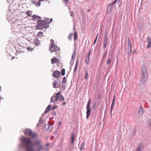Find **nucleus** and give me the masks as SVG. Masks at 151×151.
I'll return each mask as SVG.
<instances>
[{"instance_id": "nucleus-39", "label": "nucleus", "mask_w": 151, "mask_h": 151, "mask_svg": "<svg viewBox=\"0 0 151 151\" xmlns=\"http://www.w3.org/2000/svg\"><path fill=\"white\" fill-rule=\"evenodd\" d=\"M60 101H63L64 100V98L62 95L60 96Z\"/></svg>"}, {"instance_id": "nucleus-54", "label": "nucleus", "mask_w": 151, "mask_h": 151, "mask_svg": "<svg viewBox=\"0 0 151 151\" xmlns=\"http://www.w3.org/2000/svg\"><path fill=\"white\" fill-rule=\"evenodd\" d=\"M66 104V103L65 102H64L63 103V105H65Z\"/></svg>"}, {"instance_id": "nucleus-10", "label": "nucleus", "mask_w": 151, "mask_h": 151, "mask_svg": "<svg viewBox=\"0 0 151 151\" xmlns=\"http://www.w3.org/2000/svg\"><path fill=\"white\" fill-rule=\"evenodd\" d=\"M104 48H105L108 43V39L107 36H106L104 38Z\"/></svg>"}, {"instance_id": "nucleus-15", "label": "nucleus", "mask_w": 151, "mask_h": 151, "mask_svg": "<svg viewBox=\"0 0 151 151\" xmlns=\"http://www.w3.org/2000/svg\"><path fill=\"white\" fill-rule=\"evenodd\" d=\"M147 41L148 42V45L147 46V48L151 47V37L147 38Z\"/></svg>"}, {"instance_id": "nucleus-37", "label": "nucleus", "mask_w": 151, "mask_h": 151, "mask_svg": "<svg viewBox=\"0 0 151 151\" xmlns=\"http://www.w3.org/2000/svg\"><path fill=\"white\" fill-rule=\"evenodd\" d=\"M76 55V52H74L73 53L72 56V59H74L75 58Z\"/></svg>"}, {"instance_id": "nucleus-4", "label": "nucleus", "mask_w": 151, "mask_h": 151, "mask_svg": "<svg viewBox=\"0 0 151 151\" xmlns=\"http://www.w3.org/2000/svg\"><path fill=\"white\" fill-rule=\"evenodd\" d=\"M19 23L18 21H16L15 22H13L12 24V30L13 32H15L16 31L18 30V26Z\"/></svg>"}, {"instance_id": "nucleus-1", "label": "nucleus", "mask_w": 151, "mask_h": 151, "mask_svg": "<svg viewBox=\"0 0 151 151\" xmlns=\"http://www.w3.org/2000/svg\"><path fill=\"white\" fill-rule=\"evenodd\" d=\"M22 141L24 145L26 151H35L33 148V145L29 138L24 137L22 139Z\"/></svg>"}, {"instance_id": "nucleus-41", "label": "nucleus", "mask_w": 151, "mask_h": 151, "mask_svg": "<svg viewBox=\"0 0 151 151\" xmlns=\"http://www.w3.org/2000/svg\"><path fill=\"white\" fill-rule=\"evenodd\" d=\"M84 146V143H82L80 149L81 150V151Z\"/></svg>"}, {"instance_id": "nucleus-59", "label": "nucleus", "mask_w": 151, "mask_h": 151, "mask_svg": "<svg viewBox=\"0 0 151 151\" xmlns=\"http://www.w3.org/2000/svg\"><path fill=\"white\" fill-rule=\"evenodd\" d=\"M74 30H75V27H74Z\"/></svg>"}, {"instance_id": "nucleus-38", "label": "nucleus", "mask_w": 151, "mask_h": 151, "mask_svg": "<svg viewBox=\"0 0 151 151\" xmlns=\"http://www.w3.org/2000/svg\"><path fill=\"white\" fill-rule=\"evenodd\" d=\"M66 82V78L65 77H64L62 80V83L65 84Z\"/></svg>"}, {"instance_id": "nucleus-56", "label": "nucleus", "mask_w": 151, "mask_h": 151, "mask_svg": "<svg viewBox=\"0 0 151 151\" xmlns=\"http://www.w3.org/2000/svg\"><path fill=\"white\" fill-rule=\"evenodd\" d=\"M49 145V143H47V144H46V146H48V145Z\"/></svg>"}, {"instance_id": "nucleus-33", "label": "nucleus", "mask_w": 151, "mask_h": 151, "mask_svg": "<svg viewBox=\"0 0 151 151\" xmlns=\"http://www.w3.org/2000/svg\"><path fill=\"white\" fill-rule=\"evenodd\" d=\"M90 60L89 58H88L86 57V60H85V62L86 64H88Z\"/></svg>"}, {"instance_id": "nucleus-28", "label": "nucleus", "mask_w": 151, "mask_h": 151, "mask_svg": "<svg viewBox=\"0 0 151 151\" xmlns=\"http://www.w3.org/2000/svg\"><path fill=\"white\" fill-rule=\"evenodd\" d=\"M40 140H37L36 141L35 144L37 146H39L40 145Z\"/></svg>"}, {"instance_id": "nucleus-20", "label": "nucleus", "mask_w": 151, "mask_h": 151, "mask_svg": "<svg viewBox=\"0 0 151 151\" xmlns=\"http://www.w3.org/2000/svg\"><path fill=\"white\" fill-rule=\"evenodd\" d=\"M71 142L72 143H73L75 139V137L74 133H71Z\"/></svg>"}, {"instance_id": "nucleus-60", "label": "nucleus", "mask_w": 151, "mask_h": 151, "mask_svg": "<svg viewBox=\"0 0 151 151\" xmlns=\"http://www.w3.org/2000/svg\"><path fill=\"white\" fill-rule=\"evenodd\" d=\"M150 130H151V128L150 129Z\"/></svg>"}, {"instance_id": "nucleus-16", "label": "nucleus", "mask_w": 151, "mask_h": 151, "mask_svg": "<svg viewBox=\"0 0 151 151\" xmlns=\"http://www.w3.org/2000/svg\"><path fill=\"white\" fill-rule=\"evenodd\" d=\"M113 8V6L110 4L109 5L107 8V13H109L112 10Z\"/></svg>"}, {"instance_id": "nucleus-53", "label": "nucleus", "mask_w": 151, "mask_h": 151, "mask_svg": "<svg viewBox=\"0 0 151 151\" xmlns=\"http://www.w3.org/2000/svg\"><path fill=\"white\" fill-rule=\"evenodd\" d=\"M52 114L54 115H55L56 114V113L55 111H53Z\"/></svg>"}, {"instance_id": "nucleus-12", "label": "nucleus", "mask_w": 151, "mask_h": 151, "mask_svg": "<svg viewBox=\"0 0 151 151\" xmlns=\"http://www.w3.org/2000/svg\"><path fill=\"white\" fill-rule=\"evenodd\" d=\"M20 16L22 19L27 17V16L26 13L24 12L20 13Z\"/></svg>"}, {"instance_id": "nucleus-29", "label": "nucleus", "mask_w": 151, "mask_h": 151, "mask_svg": "<svg viewBox=\"0 0 151 151\" xmlns=\"http://www.w3.org/2000/svg\"><path fill=\"white\" fill-rule=\"evenodd\" d=\"M55 96H53L51 98V102H52L55 103L56 101L55 99Z\"/></svg>"}, {"instance_id": "nucleus-31", "label": "nucleus", "mask_w": 151, "mask_h": 151, "mask_svg": "<svg viewBox=\"0 0 151 151\" xmlns=\"http://www.w3.org/2000/svg\"><path fill=\"white\" fill-rule=\"evenodd\" d=\"M65 73V69H63L61 70V74L62 76H64Z\"/></svg>"}, {"instance_id": "nucleus-51", "label": "nucleus", "mask_w": 151, "mask_h": 151, "mask_svg": "<svg viewBox=\"0 0 151 151\" xmlns=\"http://www.w3.org/2000/svg\"><path fill=\"white\" fill-rule=\"evenodd\" d=\"M57 107V106H54L52 108V110H53V109H55Z\"/></svg>"}, {"instance_id": "nucleus-48", "label": "nucleus", "mask_w": 151, "mask_h": 151, "mask_svg": "<svg viewBox=\"0 0 151 151\" xmlns=\"http://www.w3.org/2000/svg\"><path fill=\"white\" fill-rule=\"evenodd\" d=\"M65 85H62V89L63 90H64L65 89Z\"/></svg>"}, {"instance_id": "nucleus-9", "label": "nucleus", "mask_w": 151, "mask_h": 151, "mask_svg": "<svg viewBox=\"0 0 151 151\" xmlns=\"http://www.w3.org/2000/svg\"><path fill=\"white\" fill-rule=\"evenodd\" d=\"M33 37L35 38L33 40L32 39L30 40V41L32 42L35 45L37 46L39 45V40H37V38L33 36Z\"/></svg>"}, {"instance_id": "nucleus-17", "label": "nucleus", "mask_w": 151, "mask_h": 151, "mask_svg": "<svg viewBox=\"0 0 151 151\" xmlns=\"http://www.w3.org/2000/svg\"><path fill=\"white\" fill-rule=\"evenodd\" d=\"M61 92L60 91H59L56 94V96L55 97V101H58L59 99L60 96Z\"/></svg>"}, {"instance_id": "nucleus-5", "label": "nucleus", "mask_w": 151, "mask_h": 151, "mask_svg": "<svg viewBox=\"0 0 151 151\" xmlns=\"http://www.w3.org/2000/svg\"><path fill=\"white\" fill-rule=\"evenodd\" d=\"M90 102H88L87 105L86 106V109L87 110L86 112V118L87 119H88V117L90 114L91 109L90 108Z\"/></svg>"}, {"instance_id": "nucleus-45", "label": "nucleus", "mask_w": 151, "mask_h": 151, "mask_svg": "<svg viewBox=\"0 0 151 151\" xmlns=\"http://www.w3.org/2000/svg\"><path fill=\"white\" fill-rule=\"evenodd\" d=\"M98 36V35H97L96 37V39H95V40H94V42L93 43V45H95V43L96 42V40L97 39Z\"/></svg>"}, {"instance_id": "nucleus-8", "label": "nucleus", "mask_w": 151, "mask_h": 151, "mask_svg": "<svg viewBox=\"0 0 151 151\" xmlns=\"http://www.w3.org/2000/svg\"><path fill=\"white\" fill-rule=\"evenodd\" d=\"M147 75H143L141 78L140 82L141 84H143L147 80Z\"/></svg>"}, {"instance_id": "nucleus-57", "label": "nucleus", "mask_w": 151, "mask_h": 151, "mask_svg": "<svg viewBox=\"0 0 151 151\" xmlns=\"http://www.w3.org/2000/svg\"><path fill=\"white\" fill-rule=\"evenodd\" d=\"M112 110H111V111H110V112L111 113V112H112Z\"/></svg>"}, {"instance_id": "nucleus-43", "label": "nucleus", "mask_w": 151, "mask_h": 151, "mask_svg": "<svg viewBox=\"0 0 151 151\" xmlns=\"http://www.w3.org/2000/svg\"><path fill=\"white\" fill-rule=\"evenodd\" d=\"M117 2V0H115L114 2H113L112 3H111L110 4L113 6V5L114 4H116Z\"/></svg>"}, {"instance_id": "nucleus-34", "label": "nucleus", "mask_w": 151, "mask_h": 151, "mask_svg": "<svg viewBox=\"0 0 151 151\" xmlns=\"http://www.w3.org/2000/svg\"><path fill=\"white\" fill-rule=\"evenodd\" d=\"M88 78V72L87 71H86V73L85 74V78L86 80H87Z\"/></svg>"}, {"instance_id": "nucleus-32", "label": "nucleus", "mask_w": 151, "mask_h": 151, "mask_svg": "<svg viewBox=\"0 0 151 151\" xmlns=\"http://www.w3.org/2000/svg\"><path fill=\"white\" fill-rule=\"evenodd\" d=\"M43 35V33L42 32H40L37 33V36H39L40 37H41Z\"/></svg>"}, {"instance_id": "nucleus-46", "label": "nucleus", "mask_w": 151, "mask_h": 151, "mask_svg": "<svg viewBox=\"0 0 151 151\" xmlns=\"http://www.w3.org/2000/svg\"><path fill=\"white\" fill-rule=\"evenodd\" d=\"M91 50H89V53L88 54L87 57L88 58H89L90 55L91 54Z\"/></svg>"}, {"instance_id": "nucleus-50", "label": "nucleus", "mask_w": 151, "mask_h": 151, "mask_svg": "<svg viewBox=\"0 0 151 151\" xmlns=\"http://www.w3.org/2000/svg\"><path fill=\"white\" fill-rule=\"evenodd\" d=\"M61 124H62L61 122H59L58 124V126L59 127H60L61 125Z\"/></svg>"}, {"instance_id": "nucleus-44", "label": "nucleus", "mask_w": 151, "mask_h": 151, "mask_svg": "<svg viewBox=\"0 0 151 151\" xmlns=\"http://www.w3.org/2000/svg\"><path fill=\"white\" fill-rule=\"evenodd\" d=\"M114 101H113L112 103L111 104V110H112V109L114 106Z\"/></svg>"}, {"instance_id": "nucleus-52", "label": "nucleus", "mask_w": 151, "mask_h": 151, "mask_svg": "<svg viewBox=\"0 0 151 151\" xmlns=\"http://www.w3.org/2000/svg\"><path fill=\"white\" fill-rule=\"evenodd\" d=\"M115 96H114L113 97V101L115 102Z\"/></svg>"}, {"instance_id": "nucleus-58", "label": "nucleus", "mask_w": 151, "mask_h": 151, "mask_svg": "<svg viewBox=\"0 0 151 151\" xmlns=\"http://www.w3.org/2000/svg\"><path fill=\"white\" fill-rule=\"evenodd\" d=\"M74 15V14H73V15H72V17H73Z\"/></svg>"}, {"instance_id": "nucleus-7", "label": "nucleus", "mask_w": 151, "mask_h": 151, "mask_svg": "<svg viewBox=\"0 0 151 151\" xmlns=\"http://www.w3.org/2000/svg\"><path fill=\"white\" fill-rule=\"evenodd\" d=\"M53 86L54 88H56L59 87L60 84V81L59 80L55 81L53 83Z\"/></svg>"}, {"instance_id": "nucleus-42", "label": "nucleus", "mask_w": 151, "mask_h": 151, "mask_svg": "<svg viewBox=\"0 0 151 151\" xmlns=\"http://www.w3.org/2000/svg\"><path fill=\"white\" fill-rule=\"evenodd\" d=\"M136 151H141V148L140 146H138Z\"/></svg>"}, {"instance_id": "nucleus-21", "label": "nucleus", "mask_w": 151, "mask_h": 151, "mask_svg": "<svg viewBox=\"0 0 151 151\" xmlns=\"http://www.w3.org/2000/svg\"><path fill=\"white\" fill-rule=\"evenodd\" d=\"M32 138H36L37 136V134L35 132H32L30 135Z\"/></svg>"}, {"instance_id": "nucleus-26", "label": "nucleus", "mask_w": 151, "mask_h": 151, "mask_svg": "<svg viewBox=\"0 0 151 151\" xmlns=\"http://www.w3.org/2000/svg\"><path fill=\"white\" fill-rule=\"evenodd\" d=\"M111 60L110 58H108L106 61V63L107 65H110L111 63Z\"/></svg>"}, {"instance_id": "nucleus-36", "label": "nucleus", "mask_w": 151, "mask_h": 151, "mask_svg": "<svg viewBox=\"0 0 151 151\" xmlns=\"http://www.w3.org/2000/svg\"><path fill=\"white\" fill-rule=\"evenodd\" d=\"M73 35V34H70L69 35V36H68V38L70 40H71V39H72Z\"/></svg>"}, {"instance_id": "nucleus-40", "label": "nucleus", "mask_w": 151, "mask_h": 151, "mask_svg": "<svg viewBox=\"0 0 151 151\" xmlns=\"http://www.w3.org/2000/svg\"><path fill=\"white\" fill-rule=\"evenodd\" d=\"M27 49L28 51H32L33 50V49L32 48L30 47H27Z\"/></svg>"}, {"instance_id": "nucleus-49", "label": "nucleus", "mask_w": 151, "mask_h": 151, "mask_svg": "<svg viewBox=\"0 0 151 151\" xmlns=\"http://www.w3.org/2000/svg\"><path fill=\"white\" fill-rule=\"evenodd\" d=\"M131 47H128V49L130 50V53H131V51L132 50Z\"/></svg>"}, {"instance_id": "nucleus-2", "label": "nucleus", "mask_w": 151, "mask_h": 151, "mask_svg": "<svg viewBox=\"0 0 151 151\" xmlns=\"http://www.w3.org/2000/svg\"><path fill=\"white\" fill-rule=\"evenodd\" d=\"M46 24L45 22L42 20H39L37 21V27L40 30L43 29V28H45L46 27Z\"/></svg>"}, {"instance_id": "nucleus-24", "label": "nucleus", "mask_w": 151, "mask_h": 151, "mask_svg": "<svg viewBox=\"0 0 151 151\" xmlns=\"http://www.w3.org/2000/svg\"><path fill=\"white\" fill-rule=\"evenodd\" d=\"M78 60H76V64L75 65V67L74 70V73H76V71L78 65Z\"/></svg>"}, {"instance_id": "nucleus-27", "label": "nucleus", "mask_w": 151, "mask_h": 151, "mask_svg": "<svg viewBox=\"0 0 151 151\" xmlns=\"http://www.w3.org/2000/svg\"><path fill=\"white\" fill-rule=\"evenodd\" d=\"M78 38V34L76 32H75L74 34V40L75 41Z\"/></svg>"}, {"instance_id": "nucleus-6", "label": "nucleus", "mask_w": 151, "mask_h": 151, "mask_svg": "<svg viewBox=\"0 0 151 151\" xmlns=\"http://www.w3.org/2000/svg\"><path fill=\"white\" fill-rule=\"evenodd\" d=\"M52 76L55 78H59L60 76V72L58 70L55 71L53 73Z\"/></svg>"}, {"instance_id": "nucleus-11", "label": "nucleus", "mask_w": 151, "mask_h": 151, "mask_svg": "<svg viewBox=\"0 0 151 151\" xmlns=\"http://www.w3.org/2000/svg\"><path fill=\"white\" fill-rule=\"evenodd\" d=\"M32 132V131L31 129H25L24 133L25 135L29 136L30 135V134H31Z\"/></svg>"}, {"instance_id": "nucleus-19", "label": "nucleus", "mask_w": 151, "mask_h": 151, "mask_svg": "<svg viewBox=\"0 0 151 151\" xmlns=\"http://www.w3.org/2000/svg\"><path fill=\"white\" fill-rule=\"evenodd\" d=\"M51 107V105L49 104L48 106L46 108L44 112V113H45V114L47 113L50 110Z\"/></svg>"}, {"instance_id": "nucleus-55", "label": "nucleus", "mask_w": 151, "mask_h": 151, "mask_svg": "<svg viewBox=\"0 0 151 151\" xmlns=\"http://www.w3.org/2000/svg\"><path fill=\"white\" fill-rule=\"evenodd\" d=\"M91 99H89V101H88V102H91Z\"/></svg>"}, {"instance_id": "nucleus-23", "label": "nucleus", "mask_w": 151, "mask_h": 151, "mask_svg": "<svg viewBox=\"0 0 151 151\" xmlns=\"http://www.w3.org/2000/svg\"><path fill=\"white\" fill-rule=\"evenodd\" d=\"M32 20L35 21V20H37L39 19V17L38 16L35 15H32Z\"/></svg>"}, {"instance_id": "nucleus-3", "label": "nucleus", "mask_w": 151, "mask_h": 151, "mask_svg": "<svg viewBox=\"0 0 151 151\" xmlns=\"http://www.w3.org/2000/svg\"><path fill=\"white\" fill-rule=\"evenodd\" d=\"M49 50L51 53L53 52L55 53V55L57 56H59L58 51H59V48L57 46L55 45L53 46H50Z\"/></svg>"}, {"instance_id": "nucleus-30", "label": "nucleus", "mask_w": 151, "mask_h": 151, "mask_svg": "<svg viewBox=\"0 0 151 151\" xmlns=\"http://www.w3.org/2000/svg\"><path fill=\"white\" fill-rule=\"evenodd\" d=\"M132 44L130 42L129 37H128V47H132Z\"/></svg>"}, {"instance_id": "nucleus-22", "label": "nucleus", "mask_w": 151, "mask_h": 151, "mask_svg": "<svg viewBox=\"0 0 151 151\" xmlns=\"http://www.w3.org/2000/svg\"><path fill=\"white\" fill-rule=\"evenodd\" d=\"M143 109L142 108V106H140L139 107V113L140 114H143Z\"/></svg>"}, {"instance_id": "nucleus-35", "label": "nucleus", "mask_w": 151, "mask_h": 151, "mask_svg": "<svg viewBox=\"0 0 151 151\" xmlns=\"http://www.w3.org/2000/svg\"><path fill=\"white\" fill-rule=\"evenodd\" d=\"M39 146V147L37 150L38 151H40L42 149L43 146L42 145H40Z\"/></svg>"}, {"instance_id": "nucleus-18", "label": "nucleus", "mask_w": 151, "mask_h": 151, "mask_svg": "<svg viewBox=\"0 0 151 151\" xmlns=\"http://www.w3.org/2000/svg\"><path fill=\"white\" fill-rule=\"evenodd\" d=\"M27 16L28 17H32V12L30 10H28L26 12Z\"/></svg>"}, {"instance_id": "nucleus-47", "label": "nucleus", "mask_w": 151, "mask_h": 151, "mask_svg": "<svg viewBox=\"0 0 151 151\" xmlns=\"http://www.w3.org/2000/svg\"><path fill=\"white\" fill-rule=\"evenodd\" d=\"M69 1V0H63V1L65 4H67Z\"/></svg>"}, {"instance_id": "nucleus-14", "label": "nucleus", "mask_w": 151, "mask_h": 151, "mask_svg": "<svg viewBox=\"0 0 151 151\" xmlns=\"http://www.w3.org/2000/svg\"><path fill=\"white\" fill-rule=\"evenodd\" d=\"M51 61L52 63L54 64V63H58L59 62V60L55 57H54L51 59Z\"/></svg>"}, {"instance_id": "nucleus-13", "label": "nucleus", "mask_w": 151, "mask_h": 151, "mask_svg": "<svg viewBox=\"0 0 151 151\" xmlns=\"http://www.w3.org/2000/svg\"><path fill=\"white\" fill-rule=\"evenodd\" d=\"M143 75H147V72L145 67L143 66L141 69Z\"/></svg>"}, {"instance_id": "nucleus-25", "label": "nucleus", "mask_w": 151, "mask_h": 151, "mask_svg": "<svg viewBox=\"0 0 151 151\" xmlns=\"http://www.w3.org/2000/svg\"><path fill=\"white\" fill-rule=\"evenodd\" d=\"M55 45L54 41L52 39L50 40V46H53Z\"/></svg>"}]
</instances>
